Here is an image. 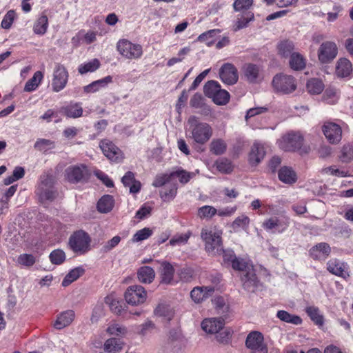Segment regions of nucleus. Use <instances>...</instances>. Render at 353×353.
<instances>
[{
	"label": "nucleus",
	"instance_id": "f257e3e1",
	"mask_svg": "<svg viewBox=\"0 0 353 353\" xmlns=\"http://www.w3.org/2000/svg\"><path fill=\"white\" fill-rule=\"evenodd\" d=\"M188 125L186 136L195 143L205 144L213 134L211 125L200 121L195 116H192L188 119Z\"/></svg>",
	"mask_w": 353,
	"mask_h": 353
},
{
	"label": "nucleus",
	"instance_id": "f03ea898",
	"mask_svg": "<svg viewBox=\"0 0 353 353\" xmlns=\"http://www.w3.org/2000/svg\"><path fill=\"white\" fill-rule=\"evenodd\" d=\"M231 265L234 270L245 272L241 276L243 288L248 291H254L258 285L259 281L253 265L250 263V261L236 257Z\"/></svg>",
	"mask_w": 353,
	"mask_h": 353
},
{
	"label": "nucleus",
	"instance_id": "7ed1b4c3",
	"mask_svg": "<svg viewBox=\"0 0 353 353\" xmlns=\"http://www.w3.org/2000/svg\"><path fill=\"white\" fill-rule=\"evenodd\" d=\"M91 237L82 230L74 232L68 240L69 248L76 254H85L90 250Z\"/></svg>",
	"mask_w": 353,
	"mask_h": 353
},
{
	"label": "nucleus",
	"instance_id": "20e7f679",
	"mask_svg": "<svg viewBox=\"0 0 353 353\" xmlns=\"http://www.w3.org/2000/svg\"><path fill=\"white\" fill-rule=\"evenodd\" d=\"M303 138L299 132H290L284 135L279 141V148L287 152L299 151L301 154L307 153L310 150L308 147H303Z\"/></svg>",
	"mask_w": 353,
	"mask_h": 353
},
{
	"label": "nucleus",
	"instance_id": "39448f33",
	"mask_svg": "<svg viewBox=\"0 0 353 353\" xmlns=\"http://www.w3.org/2000/svg\"><path fill=\"white\" fill-rule=\"evenodd\" d=\"M117 50L124 58L130 60L139 59L143 55V48L128 39H120L117 43Z\"/></svg>",
	"mask_w": 353,
	"mask_h": 353
},
{
	"label": "nucleus",
	"instance_id": "423d86ee",
	"mask_svg": "<svg viewBox=\"0 0 353 353\" xmlns=\"http://www.w3.org/2000/svg\"><path fill=\"white\" fill-rule=\"evenodd\" d=\"M222 232L219 230L203 229L201 239L205 242V249L208 253L218 252L222 250Z\"/></svg>",
	"mask_w": 353,
	"mask_h": 353
},
{
	"label": "nucleus",
	"instance_id": "0eeeda50",
	"mask_svg": "<svg viewBox=\"0 0 353 353\" xmlns=\"http://www.w3.org/2000/svg\"><path fill=\"white\" fill-rule=\"evenodd\" d=\"M54 178L50 175H43L41 176V183L36 190V194L39 197L40 202L52 201L57 196V192L54 190Z\"/></svg>",
	"mask_w": 353,
	"mask_h": 353
},
{
	"label": "nucleus",
	"instance_id": "6e6552de",
	"mask_svg": "<svg viewBox=\"0 0 353 353\" xmlns=\"http://www.w3.org/2000/svg\"><path fill=\"white\" fill-rule=\"evenodd\" d=\"M245 346L250 353H268L263 334L258 331L250 332L245 340Z\"/></svg>",
	"mask_w": 353,
	"mask_h": 353
},
{
	"label": "nucleus",
	"instance_id": "1a4fd4ad",
	"mask_svg": "<svg viewBox=\"0 0 353 353\" xmlns=\"http://www.w3.org/2000/svg\"><path fill=\"white\" fill-rule=\"evenodd\" d=\"M272 85L276 92L283 94H289L296 88L295 79L289 75L277 74L272 80Z\"/></svg>",
	"mask_w": 353,
	"mask_h": 353
},
{
	"label": "nucleus",
	"instance_id": "9d476101",
	"mask_svg": "<svg viewBox=\"0 0 353 353\" xmlns=\"http://www.w3.org/2000/svg\"><path fill=\"white\" fill-rule=\"evenodd\" d=\"M89 171L83 164L68 166L65 170V179L71 183H77L88 179Z\"/></svg>",
	"mask_w": 353,
	"mask_h": 353
},
{
	"label": "nucleus",
	"instance_id": "9b49d317",
	"mask_svg": "<svg viewBox=\"0 0 353 353\" xmlns=\"http://www.w3.org/2000/svg\"><path fill=\"white\" fill-rule=\"evenodd\" d=\"M68 72L64 65L57 63L54 66L52 79V88L55 92L63 90L68 81Z\"/></svg>",
	"mask_w": 353,
	"mask_h": 353
},
{
	"label": "nucleus",
	"instance_id": "f8f14e48",
	"mask_svg": "<svg viewBox=\"0 0 353 353\" xmlns=\"http://www.w3.org/2000/svg\"><path fill=\"white\" fill-rule=\"evenodd\" d=\"M147 299V292L141 285H132L125 292V299L128 304L137 305L143 303Z\"/></svg>",
	"mask_w": 353,
	"mask_h": 353
},
{
	"label": "nucleus",
	"instance_id": "ddd939ff",
	"mask_svg": "<svg viewBox=\"0 0 353 353\" xmlns=\"http://www.w3.org/2000/svg\"><path fill=\"white\" fill-rule=\"evenodd\" d=\"M290 225V219L287 216L271 217L266 219L262 224L266 231H271L273 233H283Z\"/></svg>",
	"mask_w": 353,
	"mask_h": 353
},
{
	"label": "nucleus",
	"instance_id": "4468645a",
	"mask_svg": "<svg viewBox=\"0 0 353 353\" xmlns=\"http://www.w3.org/2000/svg\"><path fill=\"white\" fill-rule=\"evenodd\" d=\"M323 132L332 144L339 143L342 139V128L339 123L325 121L322 126Z\"/></svg>",
	"mask_w": 353,
	"mask_h": 353
},
{
	"label": "nucleus",
	"instance_id": "2eb2a0df",
	"mask_svg": "<svg viewBox=\"0 0 353 353\" xmlns=\"http://www.w3.org/2000/svg\"><path fill=\"white\" fill-rule=\"evenodd\" d=\"M99 146L103 154L111 161L118 163L122 160L123 155L121 150L112 141L107 139L103 140Z\"/></svg>",
	"mask_w": 353,
	"mask_h": 353
},
{
	"label": "nucleus",
	"instance_id": "dca6fc26",
	"mask_svg": "<svg viewBox=\"0 0 353 353\" xmlns=\"http://www.w3.org/2000/svg\"><path fill=\"white\" fill-rule=\"evenodd\" d=\"M337 47L335 43L326 41L323 43L318 50V57L321 63H328L337 55Z\"/></svg>",
	"mask_w": 353,
	"mask_h": 353
},
{
	"label": "nucleus",
	"instance_id": "f3484780",
	"mask_svg": "<svg viewBox=\"0 0 353 353\" xmlns=\"http://www.w3.org/2000/svg\"><path fill=\"white\" fill-rule=\"evenodd\" d=\"M221 81L228 85H233L238 81V72L236 68L231 63H225L219 71Z\"/></svg>",
	"mask_w": 353,
	"mask_h": 353
},
{
	"label": "nucleus",
	"instance_id": "a211bd4d",
	"mask_svg": "<svg viewBox=\"0 0 353 353\" xmlns=\"http://www.w3.org/2000/svg\"><path fill=\"white\" fill-rule=\"evenodd\" d=\"M327 270L333 274L347 278L350 276L348 273V265L347 263L341 262L338 259H331L327 263Z\"/></svg>",
	"mask_w": 353,
	"mask_h": 353
},
{
	"label": "nucleus",
	"instance_id": "6ab92c4d",
	"mask_svg": "<svg viewBox=\"0 0 353 353\" xmlns=\"http://www.w3.org/2000/svg\"><path fill=\"white\" fill-rule=\"evenodd\" d=\"M214 292V287L201 286L195 287L190 292V296L195 303H200L211 296Z\"/></svg>",
	"mask_w": 353,
	"mask_h": 353
},
{
	"label": "nucleus",
	"instance_id": "aec40b11",
	"mask_svg": "<svg viewBox=\"0 0 353 353\" xmlns=\"http://www.w3.org/2000/svg\"><path fill=\"white\" fill-rule=\"evenodd\" d=\"M224 325V321L221 318H209L204 319L201 323L202 329L209 334H217Z\"/></svg>",
	"mask_w": 353,
	"mask_h": 353
},
{
	"label": "nucleus",
	"instance_id": "412c9836",
	"mask_svg": "<svg viewBox=\"0 0 353 353\" xmlns=\"http://www.w3.org/2000/svg\"><path fill=\"white\" fill-rule=\"evenodd\" d=\"M265 155V151L264 146L259 142H254L249 153V163L252 165L256 166L263 159Z\"/></svg>",
	"mask_w": 353,
	"mask_h": 353
},
{
	"label": "nucleus",
	"instance_id": "4be33fe9",
	"mask_svg": "<svg viewBox=\"0 0 353 353\" xmlns=\"http://www.w3.org/2000/svg\"><path fill=\"white\" fill-rule=\"evenodd\" d=\"M243 70L245 79L250 83H258L263 79L259 68L254 64H246Z\"/></svg>",
	"mask_w": 353,
	"mask_h": 353
},
{
	"label": "nucleus",
	"instance_id": "5701e85b",
	"mask_svg": "<svg viewBox=\"0 0 353 353\" xmlns=\"http://www.w3.org/2000/svg\"><path fill=\"white\" fill-rule=\"evenodd\" d=\"M75 313L72 310H68L60 313L54 323V327L57 330H61L70 325L74 321Z\"/></svg>",
	"mask_w": 353,
	"mask_h": 353
},
{
	"label": "nucleus",
	"instance_id": "b1692460",
	"mask_svg": "<svg viewBox=\"0 0 353 353\" xmlns=\"http://www.w3.org/2000/svg\"><path fill=\"white\" fill-rule=\"evenodd\" d=\"M161 283L171 284L174 274V269L169 262L163 261L161 262L160 268Z\"/></svg>",
	"mask_w": 353,
	"mask_h": 353
},
{
	"label": "nucleus",
	"instance_id": "393cba45",
	"mask_svg": "<svg viewBox=\"0 0 353 353\" xmlns=\"http://www.w3.org/2000/svg\"><path fill=\"white\" fill-rule=\"evenodd\" d=\"M353 71L352 63L346 58L338 60L336 65V74L339 77H349Z\"/></svg>",
	"mask_w": 353,
	"mask_h": 353
},
{
	"label": "nucleus",
	"instance_id": "a878e982",
	"mask_svg": "<svg viewBox=\"0 0 353 353\" xmlns=\"http://www.w3.org/2000/svg\"><path fill=\"white\" fill-rule=\"evenodd\" d=\"M254 20V14L251 11L242 12L236 17L233 30L238 31L248 26V23Z\"/></svg>",
	"mask_w": 353,
	"mask_h": 353
},
{
	"label": "nucleus",
	"instance_id": "bb28decb",
	"mask_svg": "<svg viewBox=\"0 0 353 353\" xmlns=\"http://www.w3.org/2000/svg\"><path fill=\"white\" fill-rule=\"evenodd\" d=\"M310 252L313 259H321L322 258H327L330 255L331 248L326 243H320L314 246Z\"/></svg>",
	"mask_w": 353,
	"mask_h": 353
},
{
	"label": "nucleus",
	"instance_id": "cd10ccee",
	"mask_svg": "<svg viewBox=\"0 0 353 353\" xmlns=\"http://www.w3.org/2000/svg\"><path fill=\"white\" fill-rule=\"evenodd\" d=\"M112 82V77L107 76L101 79L94 81L83 88V91L86 93H94L99 90L105 88L109 83Z\"/></svg>",
	"mask_w": 353,
	"mask_h": 353
},
{
	"label": "nucleus",
	"instance_id": "c85d7f7f",
	"mask_svg": "<svg viewBox=\"0 0 353 353\" xmlns=\"http://www.w3.org/2000/svg\"><path fill=\"white\" fill-rule=\"evenodd\" d=\"M279 179L285 183L292 184L297 181V175L291 167L284 166L279 171Z\"/></svg>",
	"mask_w": 353,
	"mask_h": 353
},
{
	"label": "nucleus",
	"instance_id": "c756f323",
	"mask_svg": "<svg viewBox=\"0 0 353 353\" xmlns=\"http://www.w3.org/2000/svg\"><path fill=\"white\" fill-rule=\"evenodd\" d=\"M137 278L142 283H151L155 278V272L149 266H142L137 270Z\"/></svg>",
	"mask_w": 353,
	"mask_h": 353
},
{
	"label": "nucleus",
	"instance_id": "7c9ffc66",
	"mask_svg": "<svg viewBox=\"0 0 353 353\" xmlns=\"http://www.w3.org/2000/svg\"><path fill=\"white\" fill-rule=\"evenodd\" d=\"M154 314L165 321H170L174 315V311L169 305L160 303L155 308Z\"/></svg>",
	"mask_w": 353,
	"mask_h": 353
},
{
	"label": "nucleus",
	"instance_id": "2f4dec72",
	"mask_svg": "<svg viewBox=\"0 0 353 353\" xmlns=\"http://www.w3.org/2000/svg\"><path fill=\"white\" fill-rule=\"evenodd\" d=\"M61 112L67 117L76 119L82 116L83 108L79 103H70L62 108Z\"/></svg>",
	"mask_w": 353,
	"mask_h": 353
},
{
	"label": "nucleus",
	"instance_id": "473e14b6",
	"mask_svg": "<svg viewBox=\"0 0 353 353\" xmlns=\"http://www.w3.org/2000/svg\"><path fill=\"white\" fill-rule=\"evenodd\" d=\"M325 85L323 81L317 78H312L307 81L306 84L307 91L311 94H319L324 90Z\"/></svg>",
	"mask_w": 353,
	"mask_h": 353
},
{
	"label": "nucleus",
	"instance_id": "72a5a7b5",
	"mask_svg": "<svg viewBox=\"0 0 353 353\" xmlns=\"http://www.w3.org/2000/svg\"><path fill=\"white\" fill-rule=\"evenodd\" d=\"M210 151L214 155H221L227 150V143L222 139H214L209 145Z\"/></svg>",
	"mask_w": 353,
	"mask_h": 353
},
{
	"label": "nucleus",
	"instance_id": "f704fd0d",
	"mask_svg": "<svg viewBox=\"0 0 353 353\" xmlns=\"http://www.w3.org/2000/svg\"><path fill=\"white\" fill-rule=\"evenodd\" d=\"M48 28V17L42 14L34 22L33 31L36 34L43 35Z\"/></svg>",
	"mask_w": 353,
	"mask_h": 353
},
{
	"label": "nucleus",
	"instance_id": "c9c22d12",
	"mask_svg": "<svg viewBox=\"0 0 353 353\" xmlns=\"http://www.w3.org/2000/svg\"><path fill=\"white\" fill-rule=\"evenodd\" d=\"M123 343L117 339L111 338L105 341L103 349L108 353H118L123 348Z\"/></svg>",
	"mask_w": 353,
	"mask_h": 353
},
{
	"label": "nucleus",
	"instance_id": "e433bc0d",
	"mask_svg": "<svg viewBox=\"0 0 353 353\" xmlns=\"http://www.w3.org/2000/svg\"><path fill=\"white\" fill-rule=\"evenodd\" d=\"M85 272V270L82 267H77L72 269L68 273L62 281V285L66 287L70 283L78 279Z\"/></svg>",
	"mask_w": 353,
	"mask_h": 353
},
{
	"label": "nucleus",
	"instance_id": "4c0bfd02",
	"mask_svg": "<svg viewBox=\"0 0 353 353\" xmlns=\"http://www.w3.org/2000/svg\"><path fill=\"white\" fill-rule=\"evenodd\" d=\"M113 205V197L110 195H105L98 201L97 209L100 212L107 213L112 209Z\"/></svg>",
	"mask_w": 353,
	"mask_h": 353
},
{
	"label": "nucleus",
	"instance_id": "58836bf2",
	"mask_svg": "<svg viewBox=\"0 0 353 353\" xmlns=\"http://www.w3.org/2000/svg\"><path fill=\"white\" fill-rule=\"evenodd\" d=\"M101 63L99 59H93L91 61L81 64L78 68V72L81 74L88 72H93L99 68Z\"/></svg>",
	"mask_w": 353,
	"mask_h": 353
},
{
	"label": "nucleus",
	"instance_id": "ea45409f",
	"mask_svg": "<svg viewBox=\"0 0 353 353\" xmlns=\"http://www.w3.org/2000/svg\"><path fill=\"white\" fill-rule=\"evenodd\" d=\"M250 221V218L248 216L241 214L236 217L232 223L231 228L235 232H238L240 230H246L248 228Z\"/></svg>",
	"mask_w": 353,
	"mask_h": 353
},
{
	"label": "nucleus",
	"instance_id": "a19ab883",
	"mask_svg": "<svg viewBox=\"0 0 353 353\" xmlns=\"http://www.w3.org/2000/svg\"><path fill=\"white\" fill-rule=\"evenodd\" d=\"M290 65L294 70H301L305 66V59L298 52H294L290 56Z\"/></svg>",
	"mask_w": 353,
	"mask_h": 353
},
{
	"label": "nucleus",
	"instance_id": "79ce46f5",
	"mask_svg": "<svg viewBox=\"0 0 353 353\" xmlns=\"http://www.w3.org/2000/svg\"><path fill=\"white\" fill-rule=\"evenodd\" d=\"M294 46L292 41L289 40H283L277 45L279 54L283 57H288L293 53Z\"/></svg>",
	"mask_w": 353,
	"mask_h": 353
},
{
	"label": "nucleus",
	"instance_id": "37998d69",
	"mask_svg": "<svg viewBox=\"0 0 353 353\" xmlns=\"http://www.w3.org/2000/svg\"><path fill=\"white\" fill-rule=\"evenodd\" d=\"M194 176V173L188 172L181 168L171 172L172 179L174 177L178 178L179 182L182 184L187 183Z\"/></svg>",
	"mask_w": 353,
	"mask_h": 353
},
{
	"label": "nucleus",
	"instance_id": "c03bdc74",
	"mask_svg": "<svg viewBox=\"0 0 353 353\" xmlns=\"http://www.w3.org/2000/svg\"><path fill=\"white\" fill-rule=\"evenodd\" d=\"M43 73L40 71L36 72L33 77L29 79L24 87V90L26 92H32L37 88L43 79Z\"/></svg>",
	"mask_w": 353,
	"mask_h": 353
},
{
	"label": "nucleus",
	"instance_id": "a18cd8bd",
	"mask_svg": "<svg viewBox=\"0 0 353 353\" xmlns=\"http://www.w3.org/2000/svg\"><path fill=\"white\" fill-rule=\"evenodd\" d=\"M276 316L282 321L299 325L302 323L301 319L296 315H292L285 310H279Z\"/></svg>",
	"mask_w": 353,
	"mask_h": 353
},
{
	"label": "nucleus",
	"instance_id": "49530a36",
	"mask_svg": "<svg viewBox=\"0 0 353 353\" xmlns=\"http://www.w3.org/2000/svg\"><path fill=\"white\" fill-rule=\"evenodd\" d=\"M220 32L218 29H214L208 30L198 37V41L205 43L207 46H210L215 42V38L217 34Z\"/></svg>",
	"mask_w": 353,
	"mask_h": 353
},
{
	"label": "nucleus",
	"instance_id": "de8ad7c7",
	"mask_svg": "<svg viewBox=\"0 0 353 353\" xmlns=\"http://www.w3.org/2000/svg\"><path fill=\"white\" fill-rule=\"evenodd\" d=\"M305 312L310 316L311 320L318 325H322L323 323V316L320 314L318 307L314 306H309L305 308Z\"/></svg>",
	"mask_w": 353,
	"mask_h": 353
},
{
	"label": "nucleus",
	"instance_id": "09e8293b",
	"mask_svg": "<svg viewBox=\"0 0 353 353\" xmlns=\"http://www.w3.org/2000/svg\"><path fill=\"white\" fill-rule=\"evenodd\" d=\"M220 88L221 86L219 83L215 81H210L204 85L205 94L207 97L213 99Z\"/></svg>",
	"mask_w": 353,
	"mask_h": 353
},
{
	"label": "nucleus",
	"instance_id": "8fccbe9b",
	"mask_svg": "<svg viewBox=\"0 0 353 353\" xmlns=\"http://www.w3.org/2000/svg\"><path fill=\"white\" fill-rule=\"evenodd\" d=\"M106 332L110 335L120 336L124 335L127 332V330L124 326L116 322H112L108 325Z\"/></svg>",
	"mask_w": 353,
	"mask_h": 353
},
{
	"label": "nucleus",
	"instance_id": "3c124183",
	"mask_svg": "<svg viewBox=\"0 0 353 353\" xmlns=\"http://www.w3.org/2000/svg\"><path fill=\"white\" fill-rule=\"evenodd\" d=\"M105 301L109 305L111 310L114 313L117 314H120L121 313V311L123 310L122 303L114 298L113 296H108L105 297Z\"/></svg>",
	"mask_w": 353,
	"mask_h": 353
},
{
	"label": "nucleus",
	"instance_id": "603ef678",
	"mask_svg": "<svg viewBox=\"0 0 353 353\" xmlns=\"http://www.w3.org/2000/svg\"><path fill=\"white\" fill-rule=\"evenodd\" d=\"M36 257L31 254H22L17 258V263L24 267H31L36 263Z\"/></svg>",
	"mask_w": 353,
	"mask_h": 353
},
{
	"label": "nucleus",
	"instance_id": "864d4df0",
	"mask_svg": "<svg viewBox=\"0 0 353 353\" xmlns=\"http://www.w3.org/2000/svg\"><path fill=\"white\" fill-rule=\"evenodd\" d=\"M49 257L52 263L60 265L65 260V254L62 250L57 249L50 253Z\"/></svg>",
	"mask_w": 353,
	"mask_h": 353
},
{
	"label": "nucleus",
	"instance_id": "5fc2aeb1",
	"mask_svg": "<svg viewBox=\"0 0 353 353\" xmlns=\"http://www.w3.org/2000/svg\"><path fill=\"white\" fill-rule=\"evenodd\" d=\"M152 234V231L148 228H144L138 230L132 238L134 243L142 241L148 239Z\"/></svg>",
	"mask_w": 353,
	"mask_h": 353
},
{
	"label": "nucleus",
	"instance_id": "6e6d98bb",
	"mask_svg": "<svg viewBox=\"0 0 353 353\" xmlns=\"http://www.w3.org/2000/svg\"><path fill=\"white\" fill-rule=\"evenodd\" d=\"M230 99L229 93L222 89H219L216 92V95L212 99L213 101L217 105H225L226 104Z\"/></svg>",
	"mask_w": 353,
	"mask_h": 353
},
{
	"label": "nucleus",
	"instance_id": "4d7b16f0",
	"mask_svg": "<svg viewBox=\"0 0 353 353\" xmlns=\"http://www.w3.org/2000/svg\"><path fill=\"white\" fill-rule=\"evenodd\" d=\"M253 0H235L233 3L234 9L236 12L249 11L248 9L252 6Z\"/></svg>",
	"mask_w": 353,
	"mask_h": 353
},
{
	"label": "nucleus",
	"instance_id": "13d9d810",
	"mask_svg": "<svg viewBox=\"0 0 353 353\" xmlns=\"http://www.w3.org/2000/svg\"><path fill=\"white\" fill-rule=\"evenodd\" d=\"M217 213V210L212 206L204 205L198 210V215L202 219H210Z\"/></svg>",
	"mask_w": 353,
	"mask_h": 353
},
{
	"label": "nucleus",
	"instance_id": "bf43d9fd",
	"mask_svg": "<svg viewBox=\"0 0 353 353\" xmlns=\"http://www.w3.org/2000/svg\"><path fill=\"white\" fill-rule=\"evenodd\" d=\"M212 303L219 314H224L228 310V305L226 304L225 299L221 296H217L212 299Z\"/></svg>",
	"mask_w": 353,
	"mask_h": 353
},
{
	"label": "nucleus",
	"instance_id": "052dcab7",
	"mask_svg": "<svg viewBox=\"0 0 353 353\" xmlns=\"http://www.w3.org/2000/svg\"><path fill=\"white\" fill-rule=\"evenodd\" d=\"M53 148L54 143L49 139H39L34 143V148L41 152H46Z\"/></svg>",
	"mask_w": 353,
	"mask_h": 353
},
{
	"label": "nucleus",
	"instance_id": "680f3d73",
	"mask_svg": "<svg viewBox=\"0 0 353 353\" xmlns=\"http://www.w3.org/2000/svg\"><path fill=\"white\" fill-rule=\"evenodd\" d=\"M216 169L222 173H230L232 170V165L228 159H220L215 163Z\"/></svg>",
	"mask_w": 353,
	"mask_h": 353
},
{
	"label": "nucleus",
	"instance_id": "e2e57ef3",
	"mask_svg": "<svg viewBox=\"0 0 353 353\" xmlns=\"http://www.w3.org/2000/svg\"><path fill=\"white\" fill-rule=\"evenodd\" d=\"M171 172L159 174L155 177L152 183V185L154 187H161L165 185L166 183L171 181Z\"/></svg>",
	"mask_w": 353,
	"mask_h": 353
},
{
	"label": "nucleus",
	"instance_id": "0e129e2a",
	"mask_svg": "<svg viewBox=\"0 0 353 353\" xmlns=\"http://www.w3.org/2000/svg\"><path fill=\"white\" fill-rule=\"evenodd\" d=\"M156 329L155 324L150 320H147L145 323L139 325V334L142 336H146Z\"/></svg>",
	"mask_w": 353,
	"mask_h": 353
},
{
	"label": "nucleus",
	"instance_id": "69168bd1",
	"mask_svg": "<svg viewBox=\"0 0 353 353\" xmlns=\"http://www.w3.org/2000/svg\"><path fill=\"white\" fill-rule=\"evenodd\" d=\"M176 192H177V188L174 185H172L169 190L165 189L164 190L161 191L160 196H161V198L164 201H169L175 197Z\"/></svg>",
	"mask_w": 353,
	"mask_h": 353
},
{
	"label": "nucleus",
	"instance_id": "338daca9",
	"mask_svg": "<svg viewBox=\"0 0 353 353\" xmlns=\"http://www.w3.org/2000/svg\"><path fill=\"white\" fill-rule=\"evenodd\" d=\"M121 237L119 236H114L110 240L108 241L105 245L103 246V250L105 252H108L115 247L118 245L119 242L121 241Z\"/></svg>",
	"mask_w": 353,
	"mask_h": 353
},
{
	"label": "nucleus",
	"instance_id": "774afa93",
	"mask_svg": "<svg viewBox=\"0 0 353 353\" xmlns=\"http://www.w3.org/2000/svg\"><path fill=\"white\" fill-rule=\"evenodd\" d=\"M14 17V12L13 10L8 11L1 21V27L4 29L10 28L13 23Z\"/></svg>",
	"mask_w": 353,
	"mask_h": 353
}]
</instances>
